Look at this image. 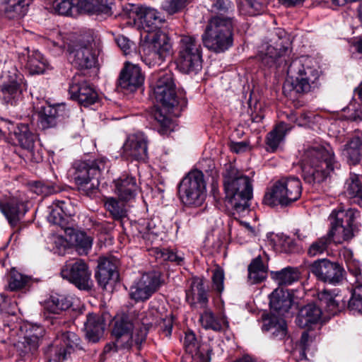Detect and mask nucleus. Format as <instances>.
Segmentation results:
<instances>
[{
  "label": "nucleus",
  "instance_id": "obj_62",
  "mask_svg": "<svg viewBox=\"0 0 362 362\" xmlns=\"http://www.w3.org/2000/svg\"><path fill=\"white\" fill-rule=\"evenodd\" d=\"M223 281V271L220 268L214 269L212 275L213 288L217 292L221 293L224 289Z\"/></svg>",
  "mask_w": 362,
  "mask_h": 362
},
{
  "label": "nucleus",
  "instance_id": "obj_56",
  "mask_svg": "<svg viewBox=\"0 0 362 362\" xmlns=\"http://www.w3.org/2000/svg\"><path fill=\"white\" fill-rule=\"evenodd\" d=\"M318 299L322 306L327 310L332 315H334L339 310V304L334 297L328 291H324L318 294Z\"/></svg>",
  "mask_w": 362,
  "mask_h": 362
},
{
  "label": "nucleus",
  "instance_id": "obj_13",
  "mask_svg": "<svg viewBox=\"0 0 362 362\" xmlns=\"http://www.w3.org/2000/svg\"><path fill=\"white\" fill-rule=\"evenodd\" d=\"M95 44L93 35H86L70 48L69 59L78 69H90L98 64V54L94 49Z\"/></svg>",
  "mask_w": 362,
  "mask_h": 362
},
{
  "label": "nucleus",
  "instance_id": "obj_64",
  "mask_svg": "<svg viewBox=\"0 0 362 362\" xmlns=\"http://www.w3.org/2000/svg\"><path fill=\"white\" fill-rule=\"evenodd\" d=\"M160 255V257H161L164 261H170L175 262L177 264H180L183 262V257L178 255L177 253H175L170 250L163 249L158 253V255Z\"/></svg>",
  "mask_w": 362,
  "mask_h": 362
},
{
  "label": "nucleus",
  "instance_id": "obj_53",
  "mask_svg": "<svg viewBox=\"0 0 362 362\" xmlns=\"http://www.w3.org/2000/svg\"><path fill=\"white\" fill-rule=\"evenodd\" d=\"M345 192L350 197H358L362 194V176L352 174L345 183Z\"/></svg>",
  "mask_w": 362,
  "mask_h": 362
},
{
  "label": "nucleus",
  "instance_id": "obj_54",
  "mask_svg": "<svg viewBox=\"0 0 362 362\" xmlns=\"http://www.w3.org/2000/svg\"><path fill=\"white\" fill-rule=\"evenodd\" d=\"M38 344L31 341L25 337L14 344L18 354L22 358H29L37 349Z\"/></svg>",
  "mask_w": 362,
  "mask_h": 362
},
{
  "label": "nucleus",
  "instance_id": "obj_61",
  "mask_svg": "<svg viewBox=\"0 0 362 362\" xmlns=\"http://www.w3.org/2000/svg\"><path fill=\"white\" fill-rule=\"evenodd\" d=\"M183 344L186 351L190 354L196 352L199 348L198 341L195 334L192 332L185 333Z\"/></svg>",
  "mask_w": 362,
  "mask_h": 362
},
{
  "label": "nucleus",
  "instance_id": "obj_47",
  "mask_svg": "<svg viewBox=\"0 0 362 362\" xmlns=\"http://www.w3.org/2000/svg\"><path fill=\"white\" fill-rule=\"evenodd\" d=\"M204 312L200 315V322L202 325L206 329H212L214 331H221L223 326L228 327V322L225 320H222L216 318L214 313L207 308H204Z\"/></svg>",
  "mask_w": 362,
  "mask_h": 362
},
{
  "label": "nucleus",
  "instance_id": "obj_43",
  "mask_svg": "<svg viewBox=\"0 0 362 362\" xmlns=\"http://www.w3.org/2000/svg\"><path fill=\"white\" fill-rule=\"evenodd\" d=\"M31 0H7L4 12L8 18L23 17L28 11Z\"/></svg>",
  "mask_w": 362,
  "mask_h": 362
},
{
  "label": "nucleus",
  "instance_id": "obj_17",
  "mask_svg": "<svg viewBox=\"0 0 362 362\" xmlns=\"http://www.w3.org/2000/svg\"><path fill=\"white\" fill-rule=\"evenodd\" d=\"M310 271L318 280L332 285L340 284L345 273L342 266L337 262L327 259L314 261L310 266Z\"/></svg>",
  "mask_w": 362,
  "mask_h": 362
},
{
  "label": "nucleus",
  "instance_id": "obj_30",
  "mask_svg": "<svg viewBox=\"0 0 362 362\" xmlns=\"http://www.w3.org/2000/svg\"><path fill=\"white\" fill-rule=\"evenodd\" d=\"M67 203L57 200L48 207L47 220L49 223L58 225L65 230L67 216L71 214L67 211Z\"/></svg>",
  "mask_w": 362,
  "mask_h": 362
},
{
  "label": "nucleus",
  "instance_id": "obj_46",
  "mask_svg": "<svg viewBox=\"0 0 362 362\" xmlns=\"http://www.w3.org/2000/svg\"><path fill=\"white\" fill-rule=\"evenodd\" d=\"M85 0H54L52 8L54 13L62 16H73L78 11V5L83 6Z\"/></svg>",
  "mask_w": 362,
  "mask_h": 362
},
{
  "label": "nucleus",
  "instance_id": "obj_63",
  "mask_svg": "<svg viewBox=\"0 0 362 362\" xmlns=\"http://www.w3.org/2000/svg\"><path fill=\"white\" fill-rule=\"evenodd\" d=\"M247 2L250 15L255 16L264 11L266 1L265 0H246Z\"/></svg>",
  "mask_w": 362,
  "mask_h": 362
},
{
  "label": "nucleus",
  "instance_id": "obj_33",
  "mask_svg": "<svg viewBox=\"0 0 362 362\" xmlns=\"http://www.w3.org/2000/svg\"><path fill=\"white\" fill-rule=\"evenodd\" d=\"M85 329L87 339L92 343H96L103 334V321L99 315L89 313L85 322Z\"/></svg>",
  "mask_w": 362,
  "mask_h": 362
},
{
  "label": "nucleus",
  "instance_id": "obj_23",
  "mask_svg": "<svg viewBox=\"0 0 362 362\" xmlns=\"http://www.w3.org/2000/svg\"><path fill=\"white\" fill-rule=\"evenodd\" d=\"M115 192L123 202H131L136 197L139 187L136 178L123 175L115 180Z\"/></svg>",
  "mask_w": 362,
  "mask_h": 362
},
{
  "label": "nucleus",
  "instance_id": "obj_57",
  "mask_svg": "<svg viewBox=\"0 0 362 362\" xmlns=\"http://www.w3.org/2000/svg\"><path fill=\"white\" fill-rule=\"evenodd\" d=\"M349 310L362 314V284L355 286L348 304Z\"/></svg>",
  "mask_w": 362,
  "mask_h": 362
},
{
  "label": "nucleus",
  "instance_id": "obj_39",
  "mask_svg": "<svg viewBox=\"0 0 362 362\" xmlns=\"http://www.w3.org/2000/svg\"><path fill=\"white\" fill-rule=\"evenodd\" d=\"M291 129V127L284 122L278 124L267 136L266 144L267 149L272 152L275 151L280 143L284 140L286 133Z\"/></svg>",
  "mask_w": 362,
  "mask_h": 362
},
{
  "label": "nucleus",
  "instance_id": "obj_14",
  "mask_svg": "<svg viewBox=\"0 0 362 362\" xmlns=\"http://www.w3.org/2000/svg\"><path fill=\"white\" fill-rule=\"evenodd\" d=\"M61 276L81 291H90L93 286L91 271L81 259H73L65 262L60 272Z\"/></svg>",
  "mask_w": 362,
  "mask_h": 362
},
{
  "label": "nucleus",
  "instance_id": "obj_37",
  "mask_svg": "<svg viewBox=\"0 0 362 362\" xmlns=\"http://www.w3.org/2000/svg\"><path fill=\"white\" fill-rule=\"evenodd\" d=\"M271 277L280 286H289L300 279V273L298 268L287 267L279 271H272Z\"/></svg>",
  "mask_w": 362,
  "mask_h": 362
},
{
  "label": "nucleus",
  "instance_id": "obj_20",
  "mask_svg": "<svg viewBox=\"0 0 362 362\" xmlns=\"http://www.w3.org/2000/svg\"><path fill=\"white\" fill-rule=\"evenodd\" d=\"M18 59L30 74H43L49 68L47 59L37 49L25 47L18 52Z\"/></svg>",
  "mask_w": 362,
  "mask_h": 362
},
{
  "label": "nucleus",
  "instance_id": "obj_12",
  "mask_svg": "<svg viewBox=\"0 0 362 362\" xmlns=\"http://www.w3.org/2000/svg\"><path fill=\"white\" fill-rule=\"evenodd\" d=\"M276 35L277 39L274 37L270 40L271 43L263 44L259 51L258 59L264 66L277 67L286 62L285 54L288 49V38L281 30H279Z\"/></svg>",
  "mask_w": 362,
  "mask_h": 362
},
{
  "label": "nucleus",
  "instance_id": "obj_38",
  "mask_svg": "<svg viewBox=\"0 0 362 362\" xmlns=\"http://www.w3.org/2000/svg\"><path fill=\"white\" fill-rule=\"evenodd\" d=\"M24 204L21 202L11 201L7 203H0V211L6 216L8 223L14 226L20 220V215L23 214L26 210L24 209Z\"/></svg>",
  "mask_w": 362,
  "mask_h": 362
},
{
  "label": "nucleus",
  "instance_id": "obj_50",
  "mask_svg": "<svg viewBox=\"0 0 362 362\" xmlns=\"http://www.w3.org/2000/svg\"><path fill=\"white\" fill-rule=\"evenodd\" d=\"M211 11L216 13L214 16L234 18V5L230 0H214Z\"/></svg>",
  "mask_w": 362,
  "mask_h": 362
},
{
  "label": "nucleus",
  "instance_id": "obj_6",
  "mask_svg": "<svg viewBox=\"0 0 362 362\" xmlns=\"http://www.w3.org/2000/svg\"><path fill=\"white\" fill-rule=\"evenodd\" d=\"M302 186L296 177H282L276 181L264 197V203L270 206H286L301 196Z\"/></svg>",
  "mask_w": 362,
  "mask_h": 362
},
{
  "label": "nucleus",
  "instance_id": "obj_8",
  "mask_svg": "<svg viewBox=\"0 0 362 362\" xmlns=\"http://www.w3.org/2000/svg\"><path fill=\"white\" fill-rule=\"evenodd\" d=\"M287 73L292 81L284 86V89L288 86L296 93L304 94L319 86L320 72L312 67H305L300 59L292 61L287 69Z\"/></svg>",
  "mask_w": 362,
  "mask_h": 362
},
{
  "label": "nucleus",
  "instance_id": "obj_7",
  "mask_svg": "<svg viewBox=\"0 0 362 362\" xmlns=\"http://www.w3.org/2000/svg\"><path fill=\"white\" fill-rule=\"evenodd\" d=\"M153 95L158 103L170 110L186 105V100L178 95L173 80V73L163 71L152 76Z\"/></svg>",
  "mask_w": 362,
  "mask_h": 362
},
{
  "label": "nucleus",
  "instance_id": "obj_55",
  "mask_svg": "<svg viewBox=\"0 0 362 362\" xmlns=\"http://www.w3.org/2000/svg\"><path fill=\"white\" fill-rule=\"evenodd\" d=\"M30 281V279L13 269L11 270L8 279L10 291H17L24 288Z\"/></svg>",
  "mask_w": 362,
  "mask_h": 362
},
{
  "label": "nucleus",
  "instance_id": "obj_26",
  "mask_svg": "<svg viewBox=\"0 0 362 362\" xmlns=\"http://www.w3.org/2000/svg\"><path fill=\"white\" fill-rule=\"evenodd\" d=\"M186 300L191 305L199 304L202 308H206L209 298L208 292L203 281L195 278L191 282L190 287L186 291Z\"/></svg>",
  "mask_w": 362,
  "mask_h": 362
},
{
  "label": "nucleus",
  "instance_id": "obj_36",
  "mask_svg": "<svg viewBox=\"0 0 362 362\" xmlns=\"http://www.w3.org/2000/svg\"><path fill=\"white\" fill-rule=\"evenodd\" d=\"M71 305L72 302L69 297L62 294L52 295L44 303L45 314L59 315Z\"/></svg>",
  "mask_w": 362,
  "mask_h": 362
},
{
  "label": "nucleus",
  "instance_id": "obj_18",
  "mask_svg": "<svg viewBox=\"0 0 362 362\" xmlns=\"http://www.w3.org/2000/svg\"><path fill=\"white\" fill-rule=\"evenodd\" d=\"M69 93L72 100L84 107L94 104L98 98L94 88L88 81L81 79L79 76L73 77Z\"/></svg>",
  "mask_w": 362,
  "mask_h": 362
},
{
  "label": "nucleus",
  "instance_id": "obj_58",
  "mask_svg": "<svg viewBox=\"0 0 362 362\" xmlns=\"http://www.w3.org/2000/svg\"><path fill=\"white\" fill-rule=\"evenodd\" d=\"M24 329L25 334L23 337L39 344V340L42 337L45 332L43 327L36 325L29 324L25 325Z\"/></svg>",
  "mask_w": 362,
  "mask_h": 362
},
{
  "label": "nucleus",
  "instance_id": "obj_2",
  "mask_svg": "<svg viewBox=\"0 0 362 362\" xmlns=\"http://www.w3.org/2000/svg\"><path fill=\"white\" fill-rule=\"evenodd\" d=\"M334 152L330 146L315 145L307 148L301 161L302 177L314 185L325 180L333 170Z\"/></svg>",
  "mask_w": 362,
  "mask_h": 362
},
{
  "label": "nucleus",
  "instance_id": "obj_10",
  "mask_svg": "<svg viewBox=\"0 0 362 362\" xmlns=\"http://www.w3.org/2000/svg\"><path fill=\"white\" fill-rule=\"evenodd\" d=\"M177 66L184 73H197L202 67V49L197 40L182 35L179 42Z\"/></svg>",
  "mask_w": 362,
  "mask_h": 362
},
{
  "label": "nucleus",
  "instance_id": "obj_22",
  "mask_svg": "<svg viewBox=\"0 0 362 362\" xmlns=\"http://www.w3.org/2000/svg\"><path fill=\"white\" fill-rule=\"evenodd\" d=\"M95 278L100 286L103 289H106L110 281L115 282L119 278L117 260L115 258H100Z\"/></svg>",
  "mask_w": 362,
  "mask_h": 362
},
{
  "label": "nucleus",
  "instance_id": "obj_32",
  "mask_svg": "<svg viewBox=\"0 0 362 362\" xmlns=\"http://www.w3.org/2000/svg\"><path fill=\"white\" fill-rule=\"evenodd\" d=\"M333 232V230H329L325 235L315 240L308 248V255L314 257L327 253L332 243L339 244L337 242V237Z\"/></svg>",
  "mask_w": 362,
  "mask_h": 362
},
{
  "label": "nucleus",
  "instance_id": "obj_9",
  "mask_svg": "<svg viewBox=\"0 0 362 362\" xmlns=\"http://www.w3.org/2000/svg\"><path fill=\"white\" fill-rule=\"evenodd\" d=\"M178 192L185 205L201 206L206 197V182L203 173L198 170L190 171L180 182Z\"/></svg>",
  "mask_w": 362,
  "mask_h": 362
},
{
  "label": "nucleus",
  "instance_id": "obj_3",
  "mask_svg": "<svg viewBox=\"0 0 362 362\" xmlns=\"http://www.w3.org/2000/svg\"><path fill=\"white\" fill-rule=\"evenodd\" d=\"M233 18L213 16L206 26L202 40L204 45L215 53L228 50L233 42Z\"/></svg>",
  "mask_w": 362,
  "mask_h": 362
},
{
  "label": "nucleus",
  "instance_id": "obj_41",
  "mask_svg": "<svg viewBox=\"0 0 362 362\" xmlns=\"http://www.w3.org/2000/svg\"><path fill=\"white\" fill-rule=\"evenodd\" d=\"M247 269L248 279L251 284L262 282L267 277V268L259 255L252 260Z\"/></svg>",
  "mask_w": 362,
  "mask_h": 362
},
{
  "label": "nucleus",
  "instance_id": "obj_44",
  "mask_svg": "<svg viewBox=\"0 0 362 362\" xmlns=\"http://www.w3.org/2000/svg\"><path fill=\"white\" fill-rule=\"evenodd\" d=\"M116 342L119 349H129L133 346H136L138 349L146 339V334L141 333H129L121 335H116Z\"/></svg>",
  "mask_w": 362,
  "mask_h": 362
},
{
  "label": "nucleus",
  "instance_id": "obj_28",
  "mask_svg": "<svg viewBox=\"0 0 362 362\" xmlns=\"http://www.w3.org/2000/svg\"><path fill=\"white\" fill-rule=\"evenodd\" d=\"M64 111L63 105H48L42 107L39 112V126L43 129L56 126L58 118L63 115Z\"/></svg>",
  "mask_w": 362,
  "mask_h": 362
},
{
  "label": "nucleus",
  "instance_id": "obj_52",
  "mask_svg": "<svg viewBox=\"0 0 362 362\" xmlns=\"http://www.w3.org/2000/svg\"><path fill=\"white\" fill-rule=\"evenodd\" d=\"M45 355L47 362H61L67 358L57 339L45 350Z\"/></svg>",
  "mask_w": 362,
  "mask_h": 362
},
{
  "label": "nucleus",
  "instance_id": "obj_21",
  "mask_svg": "<svg viewBox=\"0 0 362 362\" xmlns=\"http://www.w3.org/2000/svg\"><path fill=\"white\" fill-rule=\"evenodd\" d=\"M144 81V76L141 68L138 65L127 62L120 72L118 85L122 89L134 92L142 86Z\"/></svg>",
  "mask_w": 362,
  "mask_h": 362
},
{
  "label": "nucleus",
  "instance_id": "obj_59",
  "mask_svg": "<svg viewBox=\"0 0 362 362\" xmlns=\"http://www.w3.org/2000/svg\"><path fill=\"white\" fill-rule=\"evenodd\" d=\"M187 0H165L162 4V8L172 15L184 8Z\"/></svg>",
  "mask_w": 362,
  "mask_h": 362
},
{
  "label": "nucleus",
  "instance_id": "obj_19",
  "mask_svg": "<svg viewBox=\"0 0 362 362\" xmlns=\"http://www.w3.org/2000/svg\"><path fill=\"white\" fill-rule=\"evenodd\" d=\"M123 153L127 158L146 161L148 158V139L141 132L130 134L123 145Z\"/></svg>",
  "mask_w": 362,
  "mask_h": 362
},
{
  "label": "nucleus",
  "instance_id": "obj_31",
  "mask_svg": "<svg viewBox=\"0 0 362 362\" xmlns=\"http://www.w3.org/2000/svg\"><path fill=\"white\" fill-rule=\"evenodd\" d=\"M149 315H153L154 317L152 320H145L144 317L141 318V324L144 326L157 325L159 327V331L161 334L165 337H170L172 334L173 329V315L171 314H165V315H159L156 310H150Z\"/></svg>",
  "mask_w": 362,
  "mask_h": 362
},
{
  "label": "nucleus",
  "instance_id": "obj_49",
  "mask_svg": "<svg viewBox=\"0 0 362 362\" xmlns=\"http://www.w3.org/2000/svg\"><path fill=\"white\" fill-rule=\"evenodd\" d=\"M153 117L159 125L158 131L160 134H167L174 130V123L172 119L162 109H156Z\"/></svg>",
  "mask_w": 362,
  "mask_h": 362
},
{
  "label": "nucleus",
  "instance_id": "obj_40",
  "mask_svg": "<svg viewBox=\"0 0 362 362\" xmlns=\"http://www.w3.org/2000/svg\"><path fill=\"white\" fill-rule=\"evenodd\" d=\"M57 339L67 356L75 351L83 350L80 337L73 332H62Z\"/></svg>",
  "mask_w": 362,
  "mask_h": 362
},
{
  "label": "nucleus",
  "instance_id": "obj_29",
  "mask_svg": "<svg viewBox=\"0 0 362 362\" xmlns=\"http://www.w3.org/2000/svg\"><path fill=\"white\" fill-rule=\"evenodd\" d=\"M321 317L322 310L319 306L315 304H308L300 310L296 322L300 327H309L318 323Z\"/></svg>",
  "mask_w": 362,
  "mask_h": 362
},
{
  "label": "nucleus",
  "instance_id": "obj_42",
  "mask_svg": "<svg viewBox=\"0 0 362 362\" xmlns=\"http://www.w3.org/2000/svg\"><path fill=\"white\" fill-rule=\"evenodd\" d=\"M0 98L5 104L15 106L22 100V88L15 85L1 84Z\"/></svg>",
  "mask_w": 362,
  "mask_h": 362
},
{
  "label": "nucleus",
  "instance_id": "obj_25",
  "mask_svg": "<svg viewBox=\"0 0 362 362\" xmlns=\"http://www.w3.org/2000/svg\"><path fill=\"white\" fill-rule=\"evenodd\" d=\"M341 154L349 165H357L362 159V133L355 134L341 146Z\"/></svg>",
  "mask_w": 362,
  "mask_h": 362
},
{
  "label": "nucleus",
  "instance_id": "obj_51",
  "mask_svg": "<svg viewBox=\"0 0 362 362\" xmlns=\"http://www.w3.org/2000/svg\"><path fill=\"white\" fill-rule=\"evenodd\" d=\"M85 10L90 13L97 15L111 16V6L107 0H92L91 3H83Z\"/></svg>",
  "mask_w": 362,
  "mask_h": 362
},
{
  "label": "nucleus",
  "instance_id": "obj_11",
  "mask_svg": "<svg viewBox=\"0 0 362 362\" xmlns=\"http://www.w3.org/2000/svg\"><path fill=\"white\" fill-rule=\"evenodd\" d=\"M122 16L128 19L127 24L142 28L148 33L156 31L164 21L156 9L133 4L124 9Z\"/></svg>",
  "mask_w": 362,
  "mask_h": 362
},
{
  "label": "nucleus",
  "instance_id": "obj_27",
  "mask_svg": "<svg viewBox=\"0 0 362 362\" xmlns=\"http://www.w3.org/2000/svg\"><path fill=\"white\" fill-rule=\"evenodd\" d=\"M293 303L292 295L282 288H276L269 296V305L279 315L288 313Z\"/></svg>",
  "mask_w": 362,
  "mask_h": 362
},
{
  "label": "nucleus",
  "instance_id": "obj_35",
  "mask_svg": "<svg viewBox=\"0 0 362 362\" xmlns=\"http://www.w3.org/2000/svg\"><path fill=\"white\" fill-rule=\"evenodd\" d=\"M65 233L69 237V241L75 245L76 250L81 255H87L91 249L93 240L82 231H75L72 228H66Z\"/></svg>",
  "mask_w": 362,
  "mask_h": 362
},
{
  "label": "nucleus",
  "instance_id": "obj_15",
  "mask_svg": "<svg viewBox=\"0 0 362 362\" xmlns=\"http://www.w3.org/2000/svg\"><path fill=\"white\" fill-rule=\"evenodd\" d=\"M170 38L164 33H156L144 49V62L148 67L160 65L171 50Z\"/></svg>",
  "mask_w": 362,
  "mask_h": 362
},
{
  "label": "nucleus",
  "instance_id": "obj_5",
  "mask_svg": "<svg viewBox=\"0 0 362 362\" xmlns=\"http://www.w3.org/2000/svg\"><path fill=\"white\" fill-rule=\"evenodd\" d=\"M360 216L358 210L339 206L329 215L331 228L337 237V242L342 243L349 241L359 230L357 219Z\"/></svg>",
  "mask_w": 362,
  "mask_h": 362
},
{
  "label": "nucleus",
  "instance_id": "obj_16",
  "mask_svg": "<svg viewBox=\"0 0 362 362\" xmlns=\"http://www.w3.org/2000/svg\"><path fill=\"white\" fill-rule=\"evenodd\" d=\"M162 284L159 272L146 273L130 286L129 297L136 302H144L156 292Z\"/></svg>",
  "mask_w": 362,
  "mask_h": 362
},
{
  "label": "nucleus",
  "instance_id": "obj_60",
  "mask_svg": "<svg viewBox=\"0 0 362 362\" xmlns=\"http://www.w3.org/2000/svg\"><path fill=\"white\" fill-rule=\"evenodd\" d=\"M23 79V75L16 68H11L8 71L6 75V80L2 84L11 86L15 85L16 86L21 87Z\"/></svg>",
  "mask_w": 362,
  "mask_h": 362
},
{
  "label": "nucleus",
  "instance_id": "obj_4",
  "mask_svg": "<svg viewBox=\"0 0 362 362\" xmlns=\"http://www.w3.org/2000/svg\"><path fill=\"white\" fill-rule=\"evenodd\" d=\"M106 168L107 160L104 158L76 160L74 163L70 173L78 191L90 197L98 191V175Z\"/></svg>",
  "mask_w": 362,
  "mask_h": 362
},
{
  "label": "nucleus",
  "instance_id": "obj_45",
  "mask_svg": "<svg viewBox=\"0 0 362 362\" xmlns=\"http://www.w3.org/2000/svg\"><path fill=\"white\" fill-rule=\"evenodd\" d=\"M121 199L110 197L104 199V205L107 211L115 220L122 219L127 216L126 203Z\"/></svg>",
  "mask_w": 362,
  "mask_h": 362
},
{
  "label": "nucleus",
  "instance_id": "obj_1",
  "mask_svg": "<svg viewBox=\"0 0 362 362\" xmlns=\"http://www.w3.org/2000/svg\"><path fill=\"white\" fill-rule=\"evenodd\" d=\"M223 179L226 199L230 206L238 213L247 210L252 197L251 178L232 164H228L223 173Z\"/></svg>",
  "mask_w": 362,
  "mask_h": 362
},
{
  "label": "nucleus",
  "instance_id": "obj_48",
  "mask_svg": "<svg viewBox=\"0 0 362 362\" xmlns=\"http://www.w3.org/2000/svg\"><path fill=\"white\" fill-rule=\"evenodd\" d=\"M143 315L144 314H141L140 317L138 319H136L134 322L132 321L129 315H123L119 320L115 322L112 330L113 334L116 336L132 333V331L134 329V324L137 323L139 321L141 322V319L144 318Z\"/></svg>",
  "mask_w": 362,
  "mask_h": 362
},
{
  "label": "nucleus",
  "instance_id": "obj_34",
  "mask_svg": "<svg viewBox=\"0 0 362 362\" xmlns=\"http://www.w3.org/2000/svg\"><path fill=\"white\" fill-rule=\"evenodd\" d=\"M13 139L16 140L18 145L28 151L34 148L36 136L30 131L26 124H18L13 127Z\"/></svg>",
  "mask_w": 362,
  "mask_h": 362
},
{
  "label": "nucleus",
  "instance_id": "obj_24",
  "mask_svg": "<svg viewBox=\"0 0 362 362\" xmlns=\"http://www.w3.org/2000/svg\"><path fill=\"white\" fill-rule=\"evenodd\" d=\"M281 315L267 314L262 317V329L264 332H271L272 337L283 339L287 334V325Z\"/></svg>",
  "mask_w": 362,
  "mask_h": 362
}]
</instances>
